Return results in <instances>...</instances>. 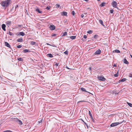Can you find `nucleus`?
Returning a JSON list of instances; mask_svg holds the SVG:
<instances>
[{
  "mask_svg": "<svg viewBox=\"0 0 132 132\" xmlns=\"http://www.w3.org/2000/svg\"><path fill=\"white\" fill-rule=\"evenodd\" d=\"M11 0H6L2 1L1 3L2 6L6 8L11 3Z\"/></svg>",
  "mask_w": 132,
  "mask_h": 132,
  "instance_id": "1",
  "label": "nucleus"
},
{
  "mask_svg": "<svg viewBox=\"0 0 132 132\" xmlns=\"http://www.w3.org/2000/svg\"><path fill=\"white\" fill-rule=\"evenodd\" d=\"M112 5L113 7L118 9L117 6V3L116 1H113L112 3Z\"/></svg>",
  "mask_w": 132,
  "mask_h": 132,
  "instance_id": "2",
  "label": "nucleus"
},
{
  "mask_svg": "<svg viewBox=\"0 0 132 132\" xmlns=\"http://www.w3.org/2000/svg\"><path fill=\"white\" fill-rule=\"evenodd\" d=\"M14 120L20 125H22L23 124L22 121L18 119L17 118H15Z\"/></svg>",
  "mask_w": 132,
  "mask_h": 132,
  "instance_id": "3",
  "label": "nucleus"
},
{
  "mask_svg": "<svg viewBox=\"0 0 132 132\" xmlns=\"http://www.w3.org/2000/svg\"><path fill=\"white\" fill-rule=\"evenodd\" d=\"M120 123L119 122H116L112 123L110 125V126L111 127H113L117 126Z\"/></svg>",
  "mask_w": 132,
  "mask_h": 132,
  "instance_id": "4",
  "label": "nucleus"
},
{
  "mask_svg": "<svg viewBox=\"0 0 132 132\" xmlns=\"http://www.w3.org/2000/svg\"><path fill=\"white\" fill-rule=\"evenodd\" d=\"M16 35L18 36H23L25 35V34L23 32H18L16 34Z\"/></svg>",
  "mask_w": 132,
  "mask_h": 132,
  "instance_id": "5",
  "label": "nucleus"
},
{
  "mask_svg": "<svg viewBox=\"0 0 132 132\" xmlns=\"http://www.w3.org/2000/svg\"><path fill=\"white\" fill-rule=\"evenodd\" d=\"M101 53V51L100 49H98L97 51H96L95 52V53H94V54L95 55L96 54H100Z\"/></svg>",
  "mask_w": 132,
  "mask_h": 132,
  "instance_id": "6",
  "label": "nucleus"
},
{
  "mask_svg": "<svg viewBox=\"0 0 132 132\" xmlns=\"http://www.w3.org/2000/svg\"><path fill=\"white\" fill-rule=\"evenodd\" d=\"M99 80L101 81H105L106 79L102 76H101L100 77L98 78Z\"/></svg>",
  "mask_w": 132,
  "mask_h": 132,
  "instance_id": "7",
  "label": "nucleus"
},
{
  "mask_svg": "<svg viewBox=\"0 0 132 132\" xmlns=\"http://www.w3.org/2000/svg\"><path fill=\"white\" fill-rule=\"evenodd\" d=\"M49 28L51 30H53L55 29V27L54 25H51L50 26Z\"/></svg>",
  "mask_w": 132,
  "mask_h": 132,
  "instance_id": "8",
  "label": "nucleus"
},
{
  "mask_svg": "<svg viewBox=\"0 0 132 132\" xmlns=\"http://www.w3.org/2000/svg\"><path fill=\"white\" fill-rule=\"evenodd\" d=\"M6 25L5 24H3L2 25V29L4 31H6L5 27Z\"/></svg>",
  "mask_w": 132,
  "mask_h": 132,
  "instance_id": "9",
  "label": "nucleus"
},
{
  "mask_svg": "<svg viewBox=\"0 0 132 132\" xmlns=\"http://www.w3.org/2000/svg\"><path fill=\"white\" fill-rule=\"evenodd\" d=\"M5 44L6 46L9 48H11V46L8 43L5 42Z\"/></svg>",
  "mask_w": 132,
  "mask_h": 132,
  "instance_id": "10",
  "label": "nucleus"
},
{
  "mask_svg": "<svg viewBox=\"0 0 132 132\" xmlns=\"http://www.w3.org/2000/svg\"><path fill=\"white\" fill-rule=\"evenodd\" d=\"M123 62L126 64H128L129 63V62L125 58H124L123 60Z\"/></svg>",
  "mask_w": 132,
  "mask_h": 132,
  "instance_id": "11",
  "label": "nucleus"
},
{
  "mask_svg": "<svg viewBox=\"0 0 132 132\" xmlns=\"http://www.w3.org/2000/svg\"><path fill=\"white\" fill-rule=\"evenodd\" d=\"M35 10L36 11L38 12L39 13H42V12L41 11H40L38 8H37V9H36Z\"/></svg>",
  "mask_w": 132,
  "mask_h": 132,
  "instance_id": "12",
  "label": "nucleus"
},
{
  "mask_svg": "<svg viewBox=\"0 0 132 132\" xmlns=\"http://www.w3.org/2000/svg\"><path fill=\"white\" fill-rule=\"evenodd\" d=\"M47 56L48 57H51V58H52L53 57L51 53L47 54Z\"/></svg>",
  "mask_w": 132,
  "mask_h": 132,
  "instance_id": "13",
  "label": "nucleus"
},
{
  "mask_svg": "<svg viewBox=\"0 0 132 132\" xmlns=\"http://www.w3.org/2000/svg\"><path fill=\"white\" fill-rule=\"evenodd\" d=\"M67 12H62V15L63 16H67Z\"/></svg>",
  "mask_w": 132,
  "mask_h": 132,
  "instance_id": "14",
  "label": "nucleus"
},
{
  "mask_svg": "<svg viewBox=\"0 0 132 132\" xmlns=\"http://www.w3.org/2000/svg\"><path fill=\"white\" fill-rule=\"evenodd\" d=\"M30 52V51H29L28 50H27V49H24V50H23V52L24 53H27V52Z\"/></svg>",
  "mask_w": 132,
  "mask_h": 132,
  "instance_id": "15",
  "label": "nucleus"
},
{
  "mask_svg": "<svg viewBox=\"0 0 132 132\" xmlns=\"http://www.w3.org/2000/svg\"><path fill=\"white\" fill-rule=\"evenodd\" d=\"M89 116L90 117V118H91V119H92L93 121V122H94V121H93V117L92 116V114L90 112V111H89Z\"/></svg>",
  "mask_w": 132,
  "mask_h": 132,
  "instance_id": "16",
  "label": "nucleus"
},
{
  "mask_svg": "<svg viewBox=\"0 0 132 132\" xmlns=\"http://www.w3.org/2000/svg\"><path fill=\"white\" fill-rule=\"evenodd\" d=\"M17 41L18 42H22L23 41V40L22 38H20L18 39Z\"/></svg>",
  "mask_w": 132,
  "mask_h": 132,
  "instance_id": "17",
  "label": "nucleus"
},
{
  "mask_svg": "<svg viewBox=\"0 0 132 132\" xmlns=\"http://www.w3.org/2000/svg\"><path fill=\"white\" fill-rule=\"evenodd\" d=\"M99 22L100 23L102 24L103 26H104V25L103 24V21L101 20H99Z\"/></svg>",
  "mask_w": 132,
  "mask_h": 132,
  "instance_id": "18",
  "label": "nucleus"
},
{
  "mask_svg": "<svg viewBox=\"0 0 132 132\" xmlns=\"http://www.w3.org/2000/svg\"><path fill=\"white\" fill-rule=\"evenodd\" d=\"M6 23L7 25H10L12 24V22L11 21H7L6 22Z\"/></svg>",
  "mask_w": 132,
  "mask_h": 132,
  "instance_id": "19",
  "label": "nucleus"
},
{
  "mask_svg": "<svg viewBox=\"0 0 132 132\" xmlns=\"http://www.w3.org/2000/svg\"><path fill=\"white\" fill-rule=\"evenodd\" d=\"M113 53L116 52V53H120V51L119 50H116L113 51Z\"/></svg>",
  "mask_w": 132,
  "mask_h": 132,
  "instance_id": "20",
  "label": "nucleus"
},
{
  "mask_svg": "<svg viewBox=\"0 0 132 132\" xmlns=\"http://www.w3.org/2000/svg\"><path fill=\"white\" fill-rule=\"evenodd\" d=\"M82 121V122L84 123L85 124V125H86V126L87 128V129H88L89 128V126L88 125V124L86 123L83 120L81 119Z\"/></svg>",
  "mask_w": 132,
  "mask_h": 132,
  "instance_id": "21",
  "label": "nucleus"
},
{
  "mask_svg": "<svg viewBox=\"0 0 132 132\" xmlns=\"http://www.w3.org/2000/svg\"><path fill=\"white\" fill-rule=\"evenodd\" d=\"M76 36H72L70 37V38L72 39H74L76 38Z\"/></svg>",
  "mask_w": 132,
  "mask_h": 132,
  "instance_id": "22",
  "label": "nucleus"
},
{
  "mask_svg": "<svg viewBox=\"0 0 132 132\" xmlns=\"http://www.w3.org/2000/svg\"><path fill=\"white\" fill-rule=\"evenodd\" d=\"M126 80V79L125 78H124L123 79H122L120 80H119V82H123L125 81V80Z\"/></svg>",
  "mask_w": 132,
  "mask_h": 132,
  "instance_id": "23",
  "label": "nucleus"
},
{
  "mask_svg": "<svg viewBox=\"0 0 132 132\" xmlns=\"http://www.w3.org/2000/svg\"><path fill=\"white\" fill-rule=\"evenodd\" d=\"M93 31L92 30H88L87 32V33H88V34H92L93 33Z\"/></svg>",
  "mask_w": 132,
  "mask_h": 132,
  "instance_id": "24",
  "label": "nucleus"
},
{
  "mask_svg": "<svg viewBox=\"0 0 132 132\" xmlns=\"http://www.w3.org/2000/svg\"><path fill=\"white\" fill-rule=\"evenodd\" d=\"M62 34H63L62 35V36L67 35V32H64Z\"/></svg>",
  "mask_w": 132,
  "mask_h": 132,
  "instance_id": "25",
  "label": "nucleus"
},
{
  "mask_svg": "<svg viewBox=\"0 0 132 132\" xmlns=\"http://www.w3.org/2000/svg\"><path fill=\"white\" fill-rule=\"evenodd\" d=\"M80 89L83 91L87 92L86 90V89L82 87L80 88Z\"/></svg>",
  "mask_w": 132,
  "mask_h": 132,
  "instance_id": "26",
  "label": "nucleus"
},
{
  "mask_svg": "<svg viewBox=\"0 0 132 132\" xmlns=\"http://www.w3.org/2000/svg\"><path fill=\"white\" fill-rule=\"evenodd\" d=\"M18 60L19 61H23V59L22 58H18Z\"/></svg>",
  "mask_w": 132,
  "mask_h": 132,
  "instance_id": "27",
  "label": "nucleus"
},
{
  "mask_svg": "<svg viewBox=\"0 0 132 132\" xmlns=\"http://www.w3.org/2000/svg\"><path fill=\"white\" fill-rule=\"evenodd\" d=\"M105 4V3L104 2L102 3L100 5V6L101 7H103L104 6Z\"/></svg>",
  "mask_w": 132,
  "mask_h": 132,
  "instance_id": "28",
  "label": "nucleus"
},
{
  "mask_svg": "<svg viewBox=\"0 0 132 132\" xmlns=\"http://www.w3.org/2000/svg\"><path fill=\"white\" fill-rule=\"evenodd\" d=\"M68 52H69L67 50H66L64 52V53L66 55H68Z\"/></svg>",
  "mask_w": 132,
  "mask_h": 132,
  "instance_id": "29",
  "label": "nucleus"
},
{
  "mask_svg": "<svg viewBox=\"0 0 132 132\" xmlns=\"http://www.w3.org/2000/svg\"><path fill=\"white\" fill-rule=\"evenodd\" d=\"M36 42H31L30 43L31 44L34 45L35 44Z\"/></svg>",
  "mask_w": 132,
  "mask_h": 132,
  "instance_id": "30",
  "label": "nucleus"
},
{
  "mask_svg": "<svg viewBox=\"0 0 132 132\" xmlns=\"http://www.w3.org/2000/svg\"><path fill=\"white\" fill-rule=\"evenodd\" d=\"M46 44H47V45H50L51 46H53V47H56L55 45H51L50 44H49V43H46Z\"/></svg>",
  "mask_w": 132,
  "mask_h": 132,
  "instance_id": "31",
  "label": "nucleus"
},
{
  "mask_svg": "<svg viewBox=\"0 0 132 132\" xmlns=\"http://www.w3.org/2000/svg\"><path fill=\"white\" fill-rule=\"evenodd\" d=\"M98 37V36L97 35H95L94 36V38L95 39H97V38Z\"/></svg>",
  "mask_w": 132,
  "mask_h": 132,
  "instance_id": "32",
  "label": "nucleus"
},
{
  "mask_svg": "<svg viewBox=\"0 0 132 132\" xmlns=\"http://www.w3.org/2000/svg\"><path fill=\"white\" fill-rule=\"evenodd\" d=\"M43 121V119H41L40 121H38V122L39 123H42Z\"/></svg>",
  "mask_w": 132,
  "mask_h": 132,
  "instance_id": "33",
  "label": "nucleus"
},
{
  "mask_svg": "<svg viewBox=\"0 0 132 132\" xmlns=\"http://www.w3.org/2000/svg\"><path fill=\"white\" fill-rule=\"evenodd\" d=\"M128 105L130 107H132V104L130 103H128Z\"/></svg>",
  "mask_w": 132,
  "mask_h": 132,
  "instance_id": "34",
  "label": "nucleus"
},
{
  "mask_svg": "<svg viewBox=\"0 0 132 132\" xmlns=\"http://www.w3.org/2000/svg\"><path fill=\"white\" fill-rule=\"evenodd\" d=\"M56 6V8H59L60 6V5H59V4H56V5H55Z\"/></svg>",
  "mask_w": 132,
  "mask_h": 132,
  "instance_id": "35",
  "label": "nucleus"
},
{
  "mask_svg": "<svg viewBox=\"0 0 132 132\" xmlns=\"http://www.w3.org/2000/svg\"><path fill=\"white\" fill-rule=\"evenodd\" d=\"M22 46V45H19L17 46V47L18 48H20Z\"/></svg>",
  "mask_w": 132,
  "mask_h": 132,
  "instance_id": "36",
  "label": "nucleus"
},
{
  "mask_svg": "<svg viewBox=\"0 0 132 132\" xmlns=\"http://www.w3.org/2000/svg\"><path fill=\"white\" fill-rule=\"evenodd\" d=\"M50 6L49 7L47 6L46 7V9H47V10H49L50 9Z\"/></svg>",
  "mask_w": 132,
  "mask_h": 132,
  "instance_id": "37",
  "label": "nucleus"
},
{
  "mask_svg": "<svg viewBox=\"0 0 132 132\" xmlns=\"http://www.w3.org/2000/svg\"><path fill=\"white\" fill-rule=\"evenodd\" d=\"M114 10H110V12L111 13H113V12Z\"/></svg>",
  "mask_w": 132,
  "mask_h": 132,
  "instance_id": "38",
  "label": "nucleus"
},
{
  "mask_svg": "<svg viewBox=\"0 0 132 132\" xmlns=\"http://www.w3.org/2000/svg\"><path fill=\"white\" fill-rule=\"evenodd\" d=\"M71 14L72 15H74L75 14V12H74V11H72L71 13Z\"/></svg>",
  "mask_w": 132,
  "mask_h": 132,
  "instance_id": "39",
  "label": "nucleus"
},
{
  "mask_svg": "<svg viewBox=\"0 0 132 132\" xmlns=\"http://www.w3.org/2000/svg\"><path fill=\"white\" fill-rule=\"evenodd\" d=\"M3 132H12L10 130H6V131H3Z\"/></svg>",
  "mask_w": 132,
  "mask_h": 132,
  "instance_id": "40",
  "label": "nucleus"
},
{
  "mask_svg": "<svg viewBox=\"0 0 132 132\" xmlns=\"http://www.w3.org/2000/svg\"><path fill=\"white\" fill-rule=\"evenodd\" d=\"M118 76V73H116L115 74H114V76L115 77H117Z\"/></svg>",
  "mask_w": 132,
  "mask_h": 132,
  "instance_id": "41",
  "label": "nucleus"
},
{
  "mask_svg": "<svg viewBox=\"0 0 132 132\" xmlns=\"http://www.w3.org/2000/svg\"><path fill=\"white\" fill-rule=\"evenodd\" d=\"M56 34H52V37H54L55 36H56Z\"/></svg>",
  "mask_w": 132,
  "mask_h": 132,
  "instance_id": "42",
  "label": "nucleus"
},
{
  "mask_svg": "<svg viewBox=\"0 0 132 132\" xmlns=\"http://www.w3.org/2000/svg\"><path fill=\"white\" fill-rule=\"evenodd\" d=\"M129 76V77L132 78V74L130 73Z\"/></svg>",
  "mask_w": 132,
  "mask_h": 132,
  "instance_id": "43",
  "label": "nucleus"
},
{
  "mask_svg": "<svg viewBox=\"0 0 132 132\" xmlns=\"http://www.w3.org/2000/svg\"><path fill=\"white\" fill-rule=\"evenodd\" d=\"M10 36H11L12 35V33L10 31H9V33H8Z\"/></svg>",
  "mask_w": 132,
  "mask_h": 132,
  "instance_id": "44",
  "label": "nucleus"
},
{
  "mask_svg": "<svg viewBox=\"0 0 132 132\" xmlns=\"http://www.w3.org/2000/svg\"><path fill=\"white\" fill-rule=\"evenodd\" d=\"M59 63H56V64H55V65L56 67H57V66H58Z\"/></svg>",
  "mask_w": 132,
  "mask_h": 132,
  "instance_id": "45",
  "label": "nucleus"
},
{
  "mask_svg": "<svg viewBox=\"0 0 132 132\" xmlns=\"http://www.w3.org/2000/svg\"><path fill=\"white\" fill-rule=\"evenodd\" d=\"M91 70H92V68L91 67H89V68H88V70H89L90 71V72L91 71Z\"/></svg>",
  "mask_w": 132,
  "mask_h": 132,
  "instance_id": "46",
  "label": "nucleus"
},
{
  "mask_svg": "<svg viewBox=\"0 0 132 132\" xmlns=\"http://www.w3.org/2000/svg\"><path fill=\"white\" fill-rule=\"evenodd\" d=\"M84 16V15L83 14H82L81 15V17L82 18H83Z\"/></svg>",
  "mask_w": 132,
  "mask_h": 132,
  "instance_id": "47",
  "label": "nucleus"
},
{
  "mask_svg": "<svg viewBox=\"0 0 132 132\" xmlns=\"http://www.w3.org/2000/svg\"><path fill=\"white\" fill-rule=\"evenodd\" d=\"M83 37L84 38L86 39L87 38V36L86 35H84Z\"/></svg>",
  "mask_w": 132,
  "mask_h": 132,
  "instance_id": "48",
  "label": "nucleus"
},
{
  "mask_svg": "<svg viewBox=\"0 0 132 132\" xmlns=\"http://www.w3.org/2000/svg\"><path fill=\"white\" fill-rule=\"evenodd\" d=\"M17 26H18L17 27V28H18L19 27H21L22 26V25H17Z\"/></svg>",
  "mask_w": 132,
  "mask_h": 132,
  "instance_id": "49",
  "label": "nucleus"
},
{
  "mask_svg": "<svg viewBox=\"0 0 132 132\" xmlns=\"http://www.w3.org/2000/svg\"><path fill=\"white\" fill-rule=\"evenodd\" d=\"M18 7V5H16L15 6V9H16L17 7Z\"/></svg>",
  "mask_w": 132,
  "mask_h": 132,
  "instance_id": "50",
  "label": "nucleus"
},
{
  "mask_svg": "<svg viewBox=\"0 0 132 132\" xmlns=\"http://www.w3.org/2000/svg\"><path fill=\"white\" fill-rule=\"evenodd\" d=\"M85 101H80L79 102H85Z\"/></svg>",
  "mask_w": 132,
  "mask_h": 132,
  "instance_id": "51",
  "label": "nucleus"
},
{
  "mask_svg": "<svg viewBox=\"0 0 132 132\" xmlns=\"http://www.w3.org/2000/svg\"><path fill=\"white\" fill-rule=\"evenodd\" d=\"M119 70H118L117 72V73H118V74L119 75Z\"/></svg>",
  "mask_w": 132,
  "mask_h": 132,
  "instance_id": "52",
  "label": "nucleus"
},
{
  "mask_svg": "<svg viewBox=\"0 0 132 132\" xmlns=\"http://www.w3.org/2000/svg\"><path fill=\"white\" fill-rule=\"evenodd\" d=\"M124 121V120H123L121 122H120V123H119L120 124H121V123H122V122H123V121Z\"/></svg>",
  "mask_w": 132,
  "mask_h": 132,
  "instance_id": "53",
  "label": "nucleus"
},
{
  "mask_svg": "<svg viewBox=\"0 0 132 132\" xmlns=\"http://www.w3.org/2000/svg\"><path fill=\"white\" fill-rule=\"evenodd\" d=\"M116 66V64H114L113 65V67H115Z\"/></svg>",
  "mask_w": 132,
  "mask_h": 132,
  "instance_id": "54",
  "label": "nucleus"
},
{
  "mask_svg": "<svg viewBox=\"0 0 132 132\" xmlns=\"http://www.w3.org/2000/svg\"><path fill=\"white\" fill-rule=\"evenodd\" d=\"M130 56L131 57V58H132V55H130Z\"/></svg>",
  "mask_w": 132,
  "mask_h": 132,
  "instance_id": "55",
  "label": "nucleus"
},
{
  "mask_svg": "<svg viewBox=\"0 0 132 132\" xmlns=\"http://www.w3.org/2000/svg\"><path fill=\"white\" fill-rule=\"evenodd\" d=\"M56 55H59V54H56Z\"/></svg>",
  "mask_w": 132,
  "mask_h": 132,
  "instance_id": "56",
  "label": "nucleus"
},
{
  "mask_svg": "<svg viewBox=\"0 0 132 132\" xmlns=\"http://www.w3.org/2000/svg\"><path fill=\"white\" fill-rule=\"evenodd\" d=\"M118 93H115V94H118Z\"/></svg>",
  "mask_w": 132,
  "mask_h": 132,
  "instance_id": "57",
  "label": "nucleus"
},
{
  "mask_svg": "<svg viewBox=\"0 0 132 132\" xmlns=\"http://www.w3.org/2000/svg\"><path fill=\"white\" fill-rule=\"evenodd\" d=\"M92 40H94V39L92 38Z\"/></svg>",
  "mask_w": 132,
  "mask_h": 132,
  "instance_id": "58",
  "label": "nucleus"
},
{
  "mask_svg": "<svg viewBox=\"0 0 132 132\" xmlns=\"http://www.w3.org/2000/svg\"><path fill=\"white\" fill-rule=\"evenodd\" d=\"M97 1H100V0H97Z\"/></svg>",
  "mask_w": 132,
  "mask_h": 132,
  "instance_id": "59",
  "label": "nucleus"
}]
</instances>
